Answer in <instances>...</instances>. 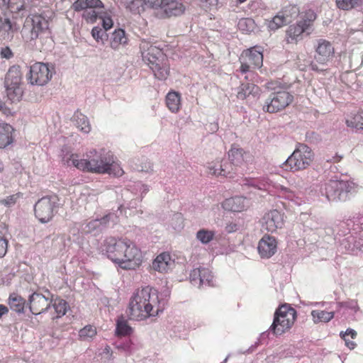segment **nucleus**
Returning <instances> with one entry per match:
<instances>
[{"instance_id": "nucleus-1", "label": "nucleus", "mask_w": 363, "mask_h": 363, "mask_svg": "<svg viewBox=\"0 0 363 363\" xmlns=\"http://www.w3.org/2000/svg\"><path fill=\"white\" fill-rule=\"evenodd\" d=\"M62 162L68 167H75L79 170L97 174H108L121 177L123 169L116 162L113 154L104 149L91 150L84 159H79L77 155L67 153L62 157Z\"/></svg>"}, {"instance_id": "nucleus-2", "label": "nucleus", "mask_w": 363, "mask_h": 363, "mask_svg": "<svg viewBox=\"0 0 363 363\" xmlns=\"http://www.w3.org/2000/svg\"><path fill=\"white\" fill-rule=\"evenodd\" d=\"M167 299L150 286L136 290L129 302V316L135 320H143L155 317L163 312Z\"/></svg>"}, {"instance_id": "nucleus-3", "label": "nucleus", "mask_w": 363, "mask_h": 363, "mask_svg": "<svg viewBox=\"0 0 363 363\" xmlns=\"http://www.w3.org/2000/svg\"><path fill=\"white\" fill-rule=\"evenodd\" d=\"M104 247L107 257L123 269H135L143 262L141 250L130 240L109 238Z\"/></svg>"}, {"instance_id": "nucleus-4", "label": "nucleus", "mask_w": 363, "mask_h": 363, "mask_svg": "<svg viewBox=\"0 0 363 363\" xmlns=\"http://www.w3.org/2000/svg\"><path fill=\"white\" fill-rule=\"evenodd\" d=\"M140 50L143 60L152 69L155 77L160 80L166 79L169 74V65L162 50L147 42H142Z\"/></svg>"}, {"instance_id": "nucleus-5", "label": "nucleus", "mask_w": 363, "mask_h": 363, "mask_svg": "<svg viewBox=\"0 0 363 363\" xmlns=\"http://www.w3.org/2000/svg\"><path fill=\"white\" fill-rule=\"evenodd\" d=\"M52 12H43L27 16L21 30V35L26 43H30L37 38L48 37L50 35L49 21Z\"/></svg>"}, {"instance_id": "nucleus-6", "label": "nucleus", "mask_w": 363, "mask_h": 363, "mask_svg": "<svg viewBox=\"0 0 363 363\" xmlns=\"http://www.w3.org/2000/svg\"><path fill=\"white\" fill-rule=\"evenodd\" d=\"M355 184L350 181L330 180L325 184L322 194L329 201H345L355 192Z\"/></svg>"}, {"instance_id": "nucleus-7", "label": "nucleus", "mask_w": 363, "mask_h": 363, "mask_svg": "<svg viewBox=\"0 0 363 363\" xmlns=\"http://www.w3.org/2000/svg\"><path fill=\"white\" fill-rule=\"evenodd\" d=\"M313 156L311 147L298 143L293 153L283 163L282 167L292 172L306 169L312 162Z\"/></svg>"}, {"instance_id": "nucleus-8", "label": "nucleus", "mask_w": 363, "mask_h": 363, "mask_svg": "<svg viewBox=\"0 0 363 363\" xmlns=\"http://www.w3.org/2000/svg\"><path fill=\"white\" fill-rule=\"evenodd\" d=\"M296 318V310L289 304H283L276 310L269 330L275 335H281L292 327Z\"/></svg>"}, {"instance_id": "nucleus-9", "label": "nucleus", "mask_w": 363, "mask_h": 363, "mask_svg": "<svg viewBox=\"0 0 363 363\" xmlns=\"http://www.w3.org/2000/svg\"><path fill=\"white\" fill-rule=\"evenodd\" d=\"M56 195H50L40 199L34 206L35 217L42 223L49 222L54 216V209L58 202Z\"/></svg>"}, {"instance_id": "nucleus-10", "label": "nucleus", "mask_w": 363, "mask_h": 363, "mask_svg": "<svg viewBox=\"0 0 363 363\" xmlns=\"http://www.w3.org/2000/svg\"><path fill=\"white\" fill-rule=\"evenodd\" d=\"M315 18L316 15L313 11H306L300 21L289 27L286 31L287 42L289 43L296 42L303 33L307 32L311 28Z\"/></svg>"}, {"instance_id": "nucleus-11", "label": "nucleus", "mask_w": 363, "mask_h": 363, "mask_svg": "<svg viewBox=\"0 0 363 363\" xmlns=\"http://www.w3.org/2000/svg\"><path fill=\"white\" fill-rule=\"evenodd\" d=\"M240 70L242 74L250 72L251 69L260 68L263 63V55L260 47H253L244 50L240 57Z\"/></svg>"}, {"instance_id": "nucleus-12", "label": "nucleus", "mask_w": 363, "mask_h": 363, "mask_svg": "<svg viewBox=\"0 0 363 363\" xmlns=\"http://www.w3.org/2000/svg\"><path fill=\"white\" fill-rule=\"evenodd\" d=\"M294 96L286 91L272 93L266 99L263 110L269 113H276L284 109L293 101Z\"/></svg>"}, {"instance_id": "nucleus-13", "label": "nucleus", "mask_w": 363, "mask_h": 363, "mask_svg": "<svg viewBox=\"0 0 363 363\" xmlns=\"http://www.w3.org/2000/svg\"><path fill=\"white\" fill-rule=\"evenodd\" d=\"M54 67L43 62H36L30 66L28 80L31 84L43 86L52 78Z\"/></svg>"}, {"instance_id": "nucleus-14", "label": "nucleus", "mask_w": 363, "mask_h": 363, "mask_svg": "<svg viewBox=\"0 0 363 363\" xmlns=\"http://www.w3.org/2000/svg\"><path fill=\"white\" fill-rule=\"evenodd\" d=\"M52 294L45 290L43 294L33 293L28 298V307L33 315H39L51 309Z\"/></svg>"}, {"instance_id": "nucleus-15", "label": "nucleus", "mask_w": 363, "mask_h": 363, "mask_svg": "<svg viewBox=\"0 0 363 363\" xmlns=\"http://www.w3.org/2000/svg\"><path fill=\"white\" fill-rule=\"evenodd\" d=\"M191 284L198 288L214 286L213 275L208 268L197 267L189 274Z\"/></svg>"}, {"instance_id": "nucleus-16", "label": "nucleus", "mask_w": 363, "mask_h": 363, "mask_svg": "<svg viewBox=\"0 0 363 363\" xmlns=\"http://www.w3.org/2000/svg\"><path fill=\"white\" fill-rule=\"evenodd\" d=\"M260 222L263 230L274 233L284 225L283 215L277 210H272L263 216Z\"/></svg>"}, {"instance_id": "nucleus-17", "label": "nucleus", "mask_w": 363, "mask_h": 363, "mask_svg": "<svg viewBox=\"0 0 363 363\" xmlns=\"http://www.w3.org/2000/svg\"><path fill=\"white\" fill-rule=\"evenodd\" d=\"M118 222V216L115 213H108L101 218L91 220L83 223L82 230L86 233H90L95 230H101L105 227L114 225Z\"/></svg>"}, {"instance_id": "nucleus-18", "label": "nucleus", "mask_w": 363, "mask_h": 363, "mask_svg": "<svg viewBox=\"0 0 363 363\" xmlns=\"http://www.w3.org/2000/svg\"><path fill=\"white\" fill-rule=\"evenodd\" d=\"M160 11H157V16L161 18L178 16L184 11V6L182 0H163Z\"/></svg>"}, {"instance_id": "nucleus-19", "label": "nucleus", "mask_w": 363, "mask_h": 363, "mask_svg": "<svg viewBox=\"0 0 363 363\" xmlns=\"http://www.w3.org/2000/svg\"><path fill=\"white\" fill-rule=\"evenodd\" d=\"M333 54L334 48L329 41L325 39L317 40L315 59L318 62L325 64L333 57Z\"/></svg>"}, {"instance_id": "nucleus-20", "label": "nucleus", "mask_w": 363, "mask_h": 363, "mask_svg": "<svg viewBox=\"0 0 363 363\" xmlns=\"http://www.w3.org/2000/svg\"><path fill=\"white\" fill-rule=\"evenodd\" d=\"M277 242L274 237L264 235L258 243V252L262 258H269L277 252Z\"/></svg>"}, {"instance_id": "nucleus-21", "label": "nucleus", "mask_w": 363, "mask_h": 363, "mask_svg": "<svg viewBox=\"0 0 363 363\" xmlns=\"http://www.w3.org/2000/svg\"><path fill=\"white\" fill-rule=\"evenodd\" d=\"M174 265V260L172 259L167 252H162L157 255L153 260L152 268L160 273H167L171 270Z\"/></svg>"}, {"instance_id": "nucleus-22", "label": "nucleus", "mask_w": 363, "mask_h": 363, "mask_svg": "<svg viewBox=\"0 0 363 363\" xmlns=\"http://www.w3.org/2000/svg\"><path fill=\"white\" fill-rule=\"evenodd\" d=\"M250 205V199L243 196H235L227 199L223 203V207L227 211L242 212Z\"/></svg>"}, {"instance_id": "nucleus-23", "label": "nucleus", "mask_w": 363, "mask_h": 363, "mask_svg": "<svg viewBox=\"0 0 363 363\" xmlns=\"http://www.w3.org/2000/svg\"><path fill=\"white\" fill-rule=\"evenodd\" d=\"M340 227L343 229L347 228L348 233L352 230V234L358 235L363 240V212L354 216L352 220L342 223Z\"/></svg>"}, {"instance_id": "nucleus-24", "label": "nucleus", "mask_w": 363, "mask_h": 363, "mask_svg": "<svg viewBox=\"0 0 363 363\" xmlns=\"http://www.w3.org/2000/svg\"><path fill=\"white\" fill-rule=\"evenodd\" d=\"M259 88L254 84L242 83L238 88L237 97L238 99H255L259 94Z\"/></svg>"}, {"instance_id": "nucleus-25", "label": "nucleus", "mask_w": 363, "mask_h": 363, "mask_svg": "<svg viewBox=\"0 0 363 363\" xmlns=\"http://www.w3.org/2000/svg\"><path fill=\"white\" fill-rule=\"evenodd\" d=\"M231 164L227 162L223 163L222 161H215L208 164L207 169L208 174L215 176H223L231 177V172L229 169Z\"/></svg>"}, {"instance_id": "nucleus-26", "label": "nucleus", "mask_w": 363, "mask_h": 363, "mask_svg": "<svg viewBox=\"0 0 363 363\" xmlns=\"http://www.w3.org/2000/svg\"><path fill=\"white\" fill-rule=\"evenodd\" d=\"M14 128L6 123H0V148H5L13 143Z\"/></svg>"}, {"instance_id": "nucleus-27", "label": "nucleus", "mask_w": 363, "mask_h": 363, "mask_svg": "<svg viewBox=\"0 0 363 363\" xmlns=\"http://www.w3.org/2000/svg\"><path fill=\"white\" fill-rule=\"evenodd\" d=\"M22 74L20 67L14 65L9 69L6 79L5 86H21Z\"/></svg>"}, {"instance_id": "nucleus-28", "label": "nucleus", "mask_w": 363, "mask_h": 363, "mask_svg": "<svg viewBox=\"0 0 363 363\" xmlns=\"http://www.w3.org/2000/svg\"><path fill=\"white\" fill-rule=\"evenodd\" d=\"M51 308L54 309L55 314L53 318H60L66 314L69 305L65 300L60 297H54L52 294Z\"/></svg>"}, {"instance_id": "nucleus-29", "label": "nucleus", "mask_w": 363, "mask_h": 363, "mask_svg": "<svg viewBox=\"0 0 363 363\" xmlns=\"http://www.w3.org/2000/svg\"><path fill=\"white\" fill-rule=\"evenodd\" d=\"M128 43V38L124 30L117 29L112 33L110 39V45L114 50H118L121 46Z\"/></svg>"}, {"instance_id": "nucleus-30", "label": "nucleus", "mask_w": 363, "mask_h": 363, "mask_svg": "<svg viewBox=\"0 0 363 363\" xmlns=\"http://www.w3.org/2000/svg\"><path fill=\"white\" fill-rule=\"evenodd\" d=\"M245 152L242 148H239L235 146H232L231 149L228 152V157L230 160L231 167H229L230 172L233 170L232 165L240 166L245 160Z\"/></svg>"}, {"instance_id": "nucleus-31", "label": "nucleus", "mask_w": 363, "mask_h": 363, "mask_svg": "<svg viewBox=\"0 0 363 363\" xmlns=\"http://www.w3.org/2000/svg\"><path fill=\"white\" fill-rule=\"evenodd\" d=\"M73 8L77 11L86 9H103L104 4L101 0H77L73 4Z\"/></svg>"}, {"instance_id": "nucleus-32", "label": "nucleus", "mask_w": 363, "mask_h": 363, "mask_svg": "<svg viewBox=\"0 0 363 363\" xmlns=\"http://www.w3.org/2000/svg\"><path fill=\"white\" fill-rule=\"evenodd\" d=\"M9 18H3L0 16V32H3L2 38L4 40H11L13 38V33L17 30Z\"/></svg>"}, {"instance_id": "nucleus-33", "label": "nucleus", "mask_w": 363, "mask_h": 363, "mask_svg": "<svg viewBox=\"0 0 363 363\" xmlns=\"http://www.w3.org/2000/svg\"><path fill=\"white\" fill-rule=\"evenodd\" d=\"M73 121L77 128L84 133H89L91 130V125L86 116L80 112L74 113L73 116Z\"/></svg>"}, {"instance_id": "nucleus-34", "label": "nucleus", "mask_w": 363, "mask_h": 363, "mask_svg": "<svg viewBox=\"0 0 363 363\" xmlns=\"http://www.w3.org/2000/svg\"><path fill=\"white\" fill-rule=\"evenodd\" d=\"M166 104L169 111L177 113L181 106V96L178 92H169L166 96Z\"/></svg>"}, {"instance_id": "nucleus-35", "label": "nucleus", "mask_w": 363, "mask_h": 363, "mask_svg": "<svg viewBox=\"0 0 363 363\" xmlns=\"http://www.w3.org/2000/svg\"><path fill=\"white\" fill-rule=\"evenodd\" d=\"M9 305L11 310L22 313L24 312L26 300L17 294H11L9 298Z\"/></svg>"}, {"instance_id": "nucleus-36", "label": "nucleus", "mask_w": 363, "mask_h": 363, "mask_svg": "<svg viewBox=\"0 0 363 363\" xmlns=\"http://www.w3.org/2000/svg\"><path fill=\"white\" fill-rule=\"evenodd\" d=\"M32 6V0H11L10 11L14 13L28 11Z\"/></svg>"}, {"instance_id": "nucleus-37", "label": "nucleus", "mask_w": 363, "mask_h": 363, "mask_svg": "<svg viewBox=\"0 0 363 363\" xmlns=\"http://www.w3.org/2000/svg\"><path fill=\"white\" fill-rule=\"evenodd\" d=\"M347 127L357 130H363V111L350 113L345 120Z\"/></svg>"}, {"instance_id": "nucleus-38", "label": "nucleus", "mask_w": 363, "mask_h": 363, "mask_svg": "<svg viewBox=\"0 0 363 363\" xmlns=\"http://www.w3.org/2000/svg\"><path fill=\"white\" fill-rule=\"evenodd\" d=\"M132 328L128 325L124 317H118L116 320V335L117 336L129 335L132 333Z\"/></svg>"}, {"instance_id": "nucleus-39", "label": "nucleus", "mask_w": 363, "mask_h": 363, "mask_svg": "<svg viewBox=\"0 0 363 363\" xmlns=\"http://www.w3.org/2000/svg\"><path fill=\"white\" fill-rule=\"evenodd\" d=\"M313 320L315 323L320 322L328 323L334 317V312L314 310L311 311Z\"/></svg>"}, {"instance_id": "nucleus-40", "label": "nucleus", "mask_w": 363, "mask_h": 363, "mask_svg": "<svg viewBox=\"0 0 363 363\" xmlns=\"http://www.w3.org/2000/svg\"><path fill=\"white\" fill-rule=\"evenodd\" d=\"M121 4L133 13H140L144 10V3L142 0H121Z\"/></svg>"}, {"instance_id": "nucleus-41", "label": "nucleus", "mask_w": 363, "mask_h": 363, "mask_svg": "<svg viewBox=\"0 0 363 363\" xmlns=\"http://www.w3.org/2000/svg\"><path fill=\"white\" fill-rule=\"evenodd\" d=\"M8 99L12 103L19 101L23 96V90L21 86H5Z\"/></svg>"}, {"instance_id": "nucleus-42", "label": "nucleus", "mask_w": 363, "mask_h": 363, "mask_svg": "<svg viewBox=\"0 0 363 363\" xmlns=\"http://www.w3.org/2000/svg\"><path fill=\"white\" fill-rule=\"evenodd\" d=\"M256 27L255 23L252 18H243L239 20L238 28L243 33H250L255 30Z\"/></svg>"}, {"instance_id": "nucleus-43", "label": "nucleus", "mask_w": 363, "mask_h": 363, "mask_svg": "<svg viewBox=\"0 0 363 363\" xmlns=\"http://www.w3.org/2000/svg\"><path fill=\"white\" fill-rule=\"evenodd\" d=\"M214 236V231L206 230L204 228L199 230L196 235V239L203 245L208 244L211 241L213 240Z\"/></svg>"}, {"instance_id": "nucleus-44", "label": "nucleus", "mask_w": 363, "mask_h": 363, "mask_svg": "<svg viewBox=\"0 0 363 363\" xmlns=\"http://www.w3.org/2000/svg\"><path fill=\"white\" fill-rule=\"evenodd\" d=\"M102 11V9H84L82 17L87 23H94L99 18Z\"/></svg>"}, {"instance_id": "nucleus-45", "label": "nucleus", "mask_w": 363, "mask_h": 363, "mask_svg": "<svg viewBox=\"0 0 363 363\" xmlns=\"http://www.w3.org/2000/svg\"><path fill=\"white\" fill-rule=\"evenodd\" d=\"M96 335V329L92 325H86L79 331V339L82 341H89Z\"/></svg>"}, {"instance_id": "nucleus-46", "label": "nucleus", "mask_w": 363, "mask_h": 363, "mask_svg": "<svg viewBox=\"0 0 363 363\" xmlns=\"http://www.w3.org/2000/svg\"><path fill=\"white\" fill-rule=\"evenodd\" d=\"M289 21V20L287 18V16L278 14L269 21L268 27L270 30H275L286 25Z\"/></svg>"}, {"instance_id": "nucleus-47", "label": "nucleus", "mask_w": 363, "mask_h": 363, "mask_svg": "<svg viewBox=\"0 0 363 363\" xmlns=\"http://www.w3.org/2000/svg\"><path fill=\"white\" fill-rule=\"evenodd\" d=\"M363 0H336L337 7L342 10H349L362 4Z\"/></svg>"}, {"instance_id": "nucleus-48", "label": "nucleus", "mask_w": 363, "mask_h": 363, "mask_svg": "<svg viewBox=\"0 0 363 363\" xmlns=\"http://www.w3.org/2000/svg\"><path fill=\"white\" fill-rule=\"evenodd\" d=\"M22 196L23 194L20 192L8 196L1 199L0 203L6 207L11 208L17 203Z\"/></svg>"}, {"instance_id": "nucleus-49", "label": "nucleus", "mask_w": 363, "mask_h": 363, "mask_svg": "<svg viewBox=\"0 0 363 363\" xmlns=\"http://www.w3.org/2000/svg\"><path fill=\"white\" fill-rule=\"evenodd\" d=\"M91 35L96 41L101 43L102 44H104V41L108 38L106 30L97 26L92 28Z\"/></svg>"}, {"instance_id": "nucleus-50", "label": "nucleus", "mask_w": 363, "mask_h": 363, "mask_svg": "<svg viewBox=\"0 0 363 363\" xmlns=\"http://www.w3.org/2000/svg\"><path fill=\"white\" fill-rule=\"evenodd\" d=\"M133 188V191H134L135 195H140V201L142 200V198L149 191V186L146 184H143L140 182H134L133 185L131 186Z\"/></svg>"}, {"instance_id": "nucleus-51", "label": "nucleus", "mask_w": 363, "mask_h": 363, "mask_svg": "<svg viewBox=\"0 0 363 363\" xmlns=\"http://www.w3.org/2000/svg\"><path fill=\"white\" fill-rule=\"evenodd\" d=\"M99 19L101 20L102 26L105 30L110 29L113 26V20L104 10L100 15Z\"/></svg>"}, {"instance_id": "nucleus-52", "label": "nucleus", "mask_w": 363, "mask_h": 363, "mask_svg": "<svg viewBox=\"0 0 363 363\" xmlns=\"http://www.w3.org/2000/svg\"><path fill=\"white\" fill-rule=\"evenodd\" d=\"M183 218L181 213H174L173 215L171 225L174 229H179L182 227Z\"/></svg>"}, {"instance_id": "nucleus-53", "label": "nucleus", "mask_w": 363, "mask_h": 363, "mask_svg": "<svg viewBox=\"0 0 363 363\" xmlns=\"http://www.w3.org/2000/svg\"><path fill=\"white\" fill-rule=\"evenodd\" d=\"M163 1V0H143L145 6L152 8L158 11H160Z\"/></svg>"}, {"instance_id": "nucleus-54", "label": "nucleus", "mask_w": 363, "mask_h": 363, "mask_svg": "<svg viewBox=\"0 0 363 363\" xmlns=\"http://www.w3.org/2000/svg\"><path fill=\"white\" fill-rule=\"evenodd\" d=\"M117 348L118 350L124 351L126 353H131L133 351L132 342L131 341L128 340L125 342L120 343L119 345H117Z\"/></svg>"}, {"instance_id": "nucleus-55", "label": "nucleus", "mask_w": 363, "mask_h": 363, "mask_svg": "<svg viewBox=\"0 0 363 363\" xmlns=\"http://www.w3.org/2000/svg\"><path fill=\"white\" fill-rule=\"evenodd\" d=\"M8 248V241L0 235V257L6 255Z\"/></svg>"}, {"instance_id": "nucleus-56", "label": "nucleus", "mask_w": 363, "mask_h": 363, "mask_svg": "<svg viewBox=\"0 0 363 363\" xmlns=\"http://www.w3.org/2000/svg\"><path fill=\"white\" fill-rule=\"evenodd\" d=\"M245 182L246 183L244 184L245 186H251L257 189H264L266 187V185L264 184L259 185L258 184L257 182L255 179H246Z\"/></svg>"}, {"instance_id": "nucleus-57", "label": "nucleus", "mask_w": 363, "mask_h": 363, "mask_svg": "<svg viewBox=\"0 0 363 363\" xmlns=\"http://www.w3.org/2000/svg\"><path fill=\"white\" fill-rule=\"evenodd\" d=\"M281 194H282V196L285 197L286 199H287L289 200H292L293 198L294 197V192L291 191V190H289L286 187L281 188Z\"/></svg>"}, {"instance_id": "nucleus-58", "label": "nucleus", "mask_w": 363, "mask_h": 363, "mask_svg": "<svg viewBox=\"0 0 363 363\" xmlns=\"http://www.w3.org/2000/svg\"><path fill=\"white\" fill-rule=\"evenodd\" d=\"M1 55L2 57L9 59L13 56V52L9 47L2 48Z\"/></svg>"}, {"instance_id": "nucleus-59", "label": "nucleus", "mask_w": 363, "mask_h": 363, "mask_svg": "<svg viewBox=\"0 0 363 363\" xmlns=\"http://www.w3.org/2000/svg\"><path fill=\"white\" fill-rule=\"evenodd\" d=\"M342 335H345L346 338L348 336H350L352 339L355 338L357 336V332L351 328H348L344 333L342 332L340 333V336L342 337Z\"/></svg>"}, {"instance_id": "nucleus-60", "label": "nucleus", "mask_w": 363, "mask_h": 363, "mask_svg": "<svg viewBox=\"0 0 363 363\" xmlns=\"http://www.w3.org/2000/svg\"><path fill=\"white\" fill-rule=\"evenodd\" d=\"M102 354L104 356V357L106 359H111L112 357V351L111 347L107 345L105 347V348L103 350Z\"/></svg>"}, {"instance_id": "nucleus-61", "label": "nucleus", "mask_w": 363, "mask_h": 363, "mask_svg": "<svg viewBox=\"0 0 363 363\" xmlns=\"http://www.w3.org/2000/svg\"><path fill=\"white\" fill-rule=\"evenodd\" d=\"M225 230L229 233H233L238 230V226L237 224L231 223L226 225Z\"/></svg>"}, {"instance_id": "nucleus-62", "label": "nucleus", "mask_w": 363, "mask_h": 363, "mask_svg": "<svg viewBox=\"0 0 363 363\" xmlns=\"http://www.w3.org/2000/svg\"><path fill=\"white\" fill-rule=\"evenodd\" d=\"M11 0H0V7L1 9H9L10 11V4Z\"/></svg>"}, {"instance_id": "nucleus-63", "label": "nucleus", "mask_w": 363, "mask_h": 363, "mask_svg": "<svg viewBox=\"0 0 363 363\" xmlns=\"http://www.w3.org/2000/svg\"><path fill=\"white\" fill-rule=\"evenodd\" d=\"M342 338L345 340V345H347V347H349L350 349L354 348V346L356 345L353 341H350L348 338H346L345 335H342Z\"/></svg>"}, {"instance_id": "nucleus-64", "label": "nucleus", "mask_w": 363, "mask_h": 363, "mask_svg": "<svg viewBox=\"0 0 363 363\" xmlns=\"http://www.w3.org/2000/svg\"><path fill=\"white\" fill-rule=\"evenodd\" d=\"M294 185L296 187L300 189H304L306 187L303 182L301 179H298L297 182H294Z\"/></svg>"}]
</instances>
